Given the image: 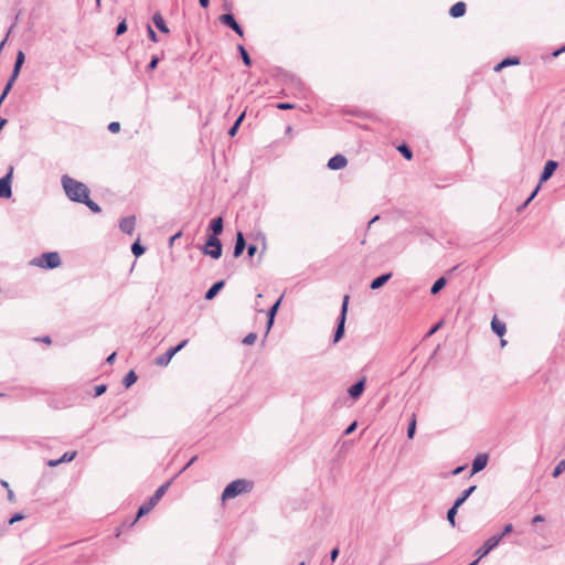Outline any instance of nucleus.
<instances>
[{"label": "nucleus", "mask_w": 565, "mask_h": 565, "mask_svg": "<svg viewBox=\"0 0 565 565\" xmlns=\"http://www.w3.org/2000/svg\"><path fill=\"white\" fill-rule=\"evenodd\" d=\"M256 252H257V246L256 245L249 244L247 246V255H248V257H253Z\"/></svg>", "instance_id": "50"}, {"label": "nucleus", "mask_w": 565, "mask_h": 565, "mask_svg": "<svg viewBox=\"0 0 565 565\" xmlns=\"http://www.w3.org/2000/svg\"><path fill=\"white\" fill-rule=\"evenodd\" d=\"M147 32H148V38L152 41V42H158V36L156 34V32L153 31V29L151 28L150 24L147 25Z\"/></svg>", "instance_id": "44"}, {"label": "nucleus", "mask_w": 565, "mask_h": 565, "mask_svg": "<svg viewBox=\"0 0 565 565\" xmlns=\"http://www.w3.org/2000/svg\"><path fill=\"white\" fill-rule=\"evenodd\" d=\"M447 284V280L445 277L438 278L430 288V294L436 295L438 294Z\"/></svg>", "instance_id": "26"}, {"label": "nucleus", "mask_w": 565, "mask_h": 565, "mask_svg": "<svg viewBox=\"0 0 565 565\" xmlns=\"http://www.w3.org/2000/svg\"><path fill=\"white\" fill-rule=\"evenodd\" d=\"M543 521H544V518L542 515H535L533 518V523L543 522Z\"/></svg>", "instance_id": "62"}, {"label": "nucleus", "mask_w": 565, "mask_h": 565, "mask_svg": "<svg viewBox=\"0 0 565 565\" xmlns=\"http://www.w3.org/2000/svg\"><path fill=\"white\" fill-rule=\"evenodd\" d=\"M356 428V422H353L344 431L345 435L351 434Z\"/></svg>", "instance_id": "55"}, {"label": "nucleus", "mask_w": 565, "mask_h": 565, "mask_svg": "<svg viewBox=\"0 0 565 565\" xmlns=\"http://www.w3.org/2000/svg\"><path fill=\"white\" fill-rule=\"evenodd\" d=\"M159 63V58L157 56H152L151 61L147 65V71H153Z\"/></svg>", "instance_id": "46"}, {"label": "nucleus", "mask_w": 565, "mask_h": 565, "mask_svg": "<svg viewBox=\"0 0 565 565\" xmlns=\"http://www.w3.org/2000/svg\"><path fill=\"white\" fill-rule=\"evenodd\" d=\"M186 343H188V340H183L177 347H172L170 349L174 351V354H177L180 350H182L186 345Z\"/></svg>", "instance_id": "51"}, {"label": "nucleus", "mask_w": 565, "mask_h": 565, "mask_svg": "<svg viewBox=\"0 0 565 565\" xmlns=\"http://www.w3.org/2000/svg\"><path fill=\"white\" fill-rule=\"evenodd\" d=\"M108 130L113 134H116L120 130V124L118 121H111L108 125Z\"/></svg>", "instance_id": "45"}, {"label": "nucleus", "mask_w": 565, "mask_h": 565, "mask_svg": "<svg viewBox=\"0 0 565 565\" xmlns=\"http://www.w3.org/2000/svg\"><path fill=\"white\" fill-rule=\"evenodd\" d=\"M565 470V459L559 461L553 471V477H558Z\"/></svg>", "instance_id": "39"}, {"label": "nucleus", "mask_w": 565, "mask_h": 565, "mask_svg": "<svg viewBox=\"0 0 565 565\" xmlns=\"http://www.w3.org/2000/svg\"><path fill=\"white\" fill-rule=\"evenodd\" d=\"M159 501H160L159 499H154V495H152V497L149 499L148 503H149L152 508H154V507L158 504V502H159Z\"/></svg>", "instance_id": "58"}, {"label": "nucleus", "mask_w": 565, "mask_h": 565, "mask_svg": "<svg viewBox=\"0 0 565 565\" xmlns=\"http://www.w3.org/2000/svg\"><path fill=\"white\" fill-rule=\"evenodd\" d=\"M199 3L202 8H207L209 7V3H210V0H199Z\"/></svg>", "instance_id": "61"}, {"label": "nucleus", "mask_w": 565, "mask_h": 565, "mask_svg": "<svg viewBox=\"0 0 565 565\" xmlns=\"http://www.w3.org/2000/svg\"><path fill=\"white\" fill-rule=\"evenodd\" d=\"M276 107H277L278 109H281V110H288V109H294V108H295V105L289 104V103H278V104L276 105Z\"/></svg>", "instance_id": "48"}, {"label": "nucleus", "mask_w": 565, "mask_h": 565, "mask_svg": "<svg viewBox=\"0 0 565 565\" xmlns=\"http://www.w3.org/2000/svg\"><path fill=\"white\" fill-rule=\"evenodd\" d=\"M466 13V3L462 2V1H459L457 3H455L450 10H449V14L452 17V18H460L462 17L463 14Z\"/></svg>", "instance_id": "21"}, {"label": "nucleus", "mask_w": 565, "mask_h": 565, "mask_svg": "<svg viewBox=\"0 0 565 565\" xmlns=\"http://www.w3.org/2000/svg\"><path fill=\"white\" fill-rule=\"evenodd\" d=\"M223 218L221 216L214 217L209 225V228L212 231V235L218 236L223 232Z\"/></svg>", "instance_id": "17"}, {"label": "nucleus", "mask_w": 565, "mask_h": 565, "mask_svg": "<svg viewBox=\"0 0 565 565\" xmlns=\"http://www.w3.org/2000/svg\"><path fill=\"white\" fill-rule=\"evenodd\" d=\"M174 351L169 349L166 353L159 355L157 359H156V364L159 365V366H166L169 364V362L171 361V359L174 356Z\"/></svg>", "instance_id": "23"}, {"label": "nucleus", "mask_w": 565, "mask_h": 565, "mask_svg": "<svg viewBox=\"0 0 565 565\" xmlns=\"http://www.w3.org/2000/svg\"><path fill=\"white\" fill-rule=\"evenodd\" d=\"M366 383V377L362 376L355 383L351 384L349 388H364Z\"/></svg>", "instance_id": "40"}, {"label": "nucleus", "mask_w": 565, "mask_h": 565, "mask_svg": "<svg viewBox=\"0 0 565 565\" xmlns=\"http://www.w3.org/2000/svg\"><path fill=\"white\" fill-rule=\"evenodd\" d=\"M338 555H339V548L335 547L331 551V555H330L331 561L334 562L337 559Z\"/></svg>", "instance_id": "56"}, {"label": "nucleus", "mask_w": 565, "mask_h": 565, "mask_svg": "<svg viewBox=\"0 0 565 565\" xmlns=\"http://www.w3.org/2000/svg\"><path fill=\"white\" fill-rule=\"evenodd\" d=\"M477 489L476 486H471L467 490L463 491L462 495L458 498L456 502V507H461L463 502L468 499V497Z\"/></svg>", "instance_id": "30"}, {"label": "nucleus", "mask_w": 565, "mask_h": 565, "mask_svg": "<svg viewBox=\"0 0 565 565\" xmlns=\"http://www.w3.org/2000/svg\"><path fill=\"white\" fill-rule=\"evenodd\" d=\"M61 183L65 195L73 202L81 203L89 194V189L85 183L71 178L68 174L62 175Z\"/></svg>", "instance_id": "1"}, {"label": "nucleus", "mask_w": 565, "mask_h": 565, "mask_svg": "<svg viewBox=\"0 0 565 565\" xmlns=\"http://www.w3.org/2000/svg\"><path fill=\"white\" fill-rule=\"evenodd\" d=\"M244 117H245V111H243L238 117L237 119L235 120V122L233 124V126L230 128L228 130V135L230 137H234L236 134H237V130L242 124V121L244 120Z\"/></svg>", "instance_id": "29"}, {"label": "nucleus", "mask_w": 565, "mask_h": 565, "mask_svg": "<svg viewBox=\"0 0 565 565\" xmlns=\"http://www.w3.org/2000/svg\"><path fill=\"white\" fill-rule=\"evenodd\" d=\"M203 253L213 259H218L222 256V243L220 238L210 235L204 245Z\"/></svg>", "instance_id": "6"}, {"label": "nucleus", "mask_w": 565, "mask_h": 565, "mask_svg": "<svg viewBox=\"0 0 565 565\" xmlns=\"http://www.w3.org/2000/svg\"><path fill=\"white\" fill-rule=\"evenodd\" d=\"M256 339H257V334H256V333L250 332V333H248V334L243 339V343H244V344H248V345H250V344H254V343H255Z\"/></svg>", "instance_id": "41"}, {"label": "nucleus", "mask_w": 565, "mask_h": 565, "mask_svg": "<svg viewBox=\"0 0 565 565\" xmlns=\"http://www.w3.org/2000/svg\"><path fill=\"white\" fill-rule=\"evenodd\" d=\"M153 508L148 503L146 502L145 504H142L139 510H138V513H137V518L136 520L134 521L132 524H135L137 522L138 519H140L141 516L148 514Z\"/></svg>", "instance_id": "33"}, {"label": "nucleus", "mask_w": 565, "mask_h": 565, "mask_svg": "<svg viewBox=\"0 0 565 565\" xmlns=\"http://www.w3.org/2000/svg\"><path fill=\"white\" fill-rule=\"evenodd\" d=\"M237 50H238V52L241 54V57L243 60L244 65L250 66L252 65V58H250L248 52L246 51V49L244 47V45L238 44L237 45Z\"/></svg>", "instance_id": "27"}, {"label": "nucleus", "mask_w": 565, "mask_h": 565, "mask_svg": "<svg viewBox=\"0 0 565 565\" xmlns=\"http://www.w3.org/2000/svg\"><path fill=\"white\" fill-rule=\"evenodd\" d=\"M362 392L363 391H349L350 396L353 402L356 401L361 396Z\"/></svg>", "instance_id": "52"}, {"label": "nucleus", "mask_w": 565, "mask_h": 565, "mask_svg": "<svg viewBox=\"0 0 565 565\" xmlns=\"http://www.w3.org/2000/svg\"><path fill=\"white\" fill-rule=\"evenodd\" d=\"M441 326V322H438L437 324H435L428 332V335H431L433 333H435Z\"/></svg>", "instance_id": "59"}, {"label": "nucleus", "mask_w": 565, "mask_h": 565, "mask_svg": "<svg viewBox=\"0 0 565 565\" xmlns=\"http://www.w3.org/2000/svg\"><path fill=\"white\" fill-rule=\"evenodd\" d=\"M488 463V455L479 454L472 462V475L481 471Z\"/></svg>", "instance_id": "15"}, {"label": "nucleus", "mask_w": 565, "mask_h": 565, "mask_svg": "<svg viewBox=\"0 0 565 565\" xmlns=\"http://www.w3.org/2000/svg\"><path fill=\"white\" fill-rule=\"evenodd\" d=\"M153 508L148 503L146 502L145 504H142L139 510H138V513H137V518L136 520L134 521L132 524H135L137 522L138 519H140L141 516L148 514Z\"/></svg>", "instance_id": "32"}, {"label": "nucleus", "mask_w": 565, "mask_h": 565, "mask_svg": "<svg viewBox=\"0 0 565 565\" xmlns=\"http://www.w3.org/2000/svg\"><path fill=\"white\" fill-rule=\"evenodd\" d=\"M245 247H246L245 237H244L243 233L241 231H238L236 234V241H235V245H234L233 256L235 258L239 257L243 254Z\"/></svg>", "instance_id": "13"}, {"label": "nucleus", "mask_w": 565, "mask_h": 565, "mask_svg": "<svg viewBox=\"0 0 565 565\" xmlns=\"http://www.w3.org/2000/svg\"><path fill=\"white\" fill-rule=\"evenodd\" d=\"M520 64V58L516 57V56H510V57H507V58H503L500 63H498L495 66H494V72H500L502 68L507 67V66H511V65H519Z\"/></svg>", "instance_id": "19"}, {"label": "nucleus", "mask_w": 565, "mask_h": 565, "mask_svg": "<svg viewBox=\"0 0 565 565\" xmlns=\"http://www.w3.org/2000/svg\"><path fill=\"white\" fill-rule=\"evenodd\" d=\"M152 21L160 32L169 33V28L160 13H154L152 17Z\"/></svg>", "instance_id": "22"}, {"label": "nucleus", "mask_w": 565, "mask_h": 565, "mask_svg": "<svg viewBox=\"0 0 565 565\" xmlns=\"http://www.w3.org/2000/svg\"><path fill=\"white\" fill-rule=\"evenodd\" d=\"M81 203L85 204L93 213L102 212L100 206L89 199V194L87 195V199H84Z\"/></svg>", "instance_id": "28"}, {"label": "nucleus", "mask_w": 565, "mask_h": 565, "mask_svg": "<svg viewBox=\"0 0 565 565\" xmlns=\"http://www.w3.org/2000/svg\"><path fill=\"white\" fill-rule=\"evenodd\" d=\"M13 168L11 167L9 172L0 179V199H9L12 195L11 178Z\"/></svg>", "instance_id": "7"}, {"label": "nucleus", "mask_w": 565, "mask_h": 565, "mask_svg": "<svg viewBox=\"0 0 565 565\" xmlns=\"http://www.w3.org/2000/svg\"><path fill=\"white\" fill-rule=\"evenodd\" d=\"M347 164H348V160L344 156L335 154L329 159L327 167L330 170H340V169L345 168Z\"/></svg>", "instance_id": "11"}, {"label": "nucleus", "mask_w": 565, "mask_h": 565, "mask_svg": "<svg viewBox=\"0 0 565 565\" xmlns=\"http://www.w3.org/2000/svg\"><path fill=\"white\" fill-rule=\"evenodd\" d=\"M540 190V184L535 188V190L531 193V195L527 198V200L525 202H523L522 206L519 207V211H521L522 209H524L533 199L534 196L537 194Z\"/></svg>", "instance_id": "43"}, {"label": "nucleus", "mask_w": 565, "mask_h": 565, "mask_svg": "<svg viewBox=\"0 0 565 565\" xmlns=\"http://www.w3.org/2000/svg\"><path fill=\"white\" fill-rule=\"evenodd\" d=\"M137 381V374L135 373V371H129L126 376L122 379V385L128 388L130 387L131 385H134Z\"/></svg>", "instance_id": "25"}, {"label": "nucleus", "mask_w": 565, "mask_h": 565, "mask_svg": "<svg viewBox=\"0 0 565 565\" xmlns=\"http://www.w3.org/2000/svg\"><path fill=\"white\" fill-rule=\"evenodd\" d=\"M153 508L148 503L146 502L145 504H142L139 510H138V513H137V518L136 520L134 521L132 524H135L137 522L138 519H140L141 516L148 514Z\"/></svg>", "instance_id": "34"}, {"label": "nucleus", "mask_w": 565, "mask_h": 565, "mask_svg": "<svg viewBox=\"0 0 565 565\" xmlns=\"http://www.w3.org/2000/svg\"><path fill=\"white\" fill-rule=\"evenodd\" d=\"M512 529H513V527H512V524H507V525L503 527V532H502V534H501V535H502V537H503L504 535H507V534L511 533V532H512Z\"/></svg>", "instance_id": "54"}, {"label": "nucleus", "mask_w": 565, "mask_h": 565, "mask_svg": "<svg viewBox=\"0 0 565 565\" xmlns=\"http://www.w3.org/2000/svg\"><path fill=\"white\" fill-rule=\"evenodd\" d=\"M563 52H565V45L563 47H561L559 50L555 51L553 55L557 56V55H559Z\"/></svg>", "instance_id": "64"}, {"label": "nucleus", "mask_w": 565, "mask_h": 565, "mask_svg": "<svg viewBox=\"0 0 565 565\" xmlns=\"http://www.w3.org/2000/svg\"><path fill=\"white\" fill-rule=\"evenodd\" d=\"M19 74H20V71L12 70V73H11L9 79H8V83L13 85L14 82L17 81Z\"/></svg>", "instance_id": "49"}, {"label": "nucleus", "mask_w": 565, "mask_h": 565, "mask_svg": "<svg viewBox=\"0 0 565 565\" xmlns=\"http://www.w3.org/2000/svg\"><path fill=\"white\" fill-rule=\"evenodd\" d=\"M220 21L226 26L231 28L238 36L244 35L243 28L237 23L232 13H224L220 17Z\"/></svg>", "instance_id": "9"}, {"label": "nucleus", "mask_w": 565, "mask_h": 565, "mask_svg": "<svg viewBox=\"0 0 565 565\" xmlns=\"http://www.w3.org/2000/svg\"><path fill=\"white\" fill-rule=\"evenodd\" d=\"M501 540L502 535H493L489 537L484 542L483 546L476 552V555L479 556V558L484 557L491 550H493L500 543Z\"/></svg>", "instance_id": "8"}, {"label": "nucleus", "mask_w": 565, "mask_h": 565, "mask_svg": "<svg viewBox=\"0 0 565 565\" xmlns=\"http://www.w3.org/2000/svg\"><path fill=\"white\" fill-rule=\"evenodd\" d=\"M459 507H456V503L452 505V508L447 513V519L451 526L456 525L455 516L457 514V510Z\"/></svg>", "instance_id": "36"}, {"label": "nucleus", "mask_w": 565, "mask_h": 565, "mask_svg": "<svg viewBox=\"0 0 565 565\" xmlns=\"http://www.w3.org/2000/svg\"><path fill=\"white\" fill-rule=\"evenodd\" d=\"M115 358H116V352H113V353H111V354L106 359L107 363H113V362H114V360H115Z\"/></svg>", "instance_id": "60"}, {"label": "nucleus", "mask_w": 565, "mask_h": 565, "mask_svg": "<svg viewBox=\"0 0 565 565\" xmlns=\"http://www.w3.org/2000/svg\"><path fill=\"white\" fill-rule=\"evenodd\" d=\"M391 277H392V273H386V274H383V275L376 277L375 279L372 280L370 288L372 290H376V289L381 288L391 279Z\"/></svg>", "instance_id": "18"}, {"label": "nucleus", "mask_w": 565, "mask_h": 565, "mask_svg": "<svg viewBox=\"0 0 565 565\" xmlns=\"http://www.w3.org/2000/svg\"><path fill=\"white\" fill-rule=\"evenodd\" d=\"M262 297H263V295H262V294H258V295H257L256 302H255V308H256V310H257L258 312H263V311H264V309L259 308V306H260V300H258V299H260Z\"/></svg>", "instance_id": "53"}, {"label": "nucleus", "mask_w": 565, "mask_h": 565, "mask_svg": "<svg viewBox=\"0 0 565 565\" xmlns=\"http://www.w3.org/2000/svg\"><path fill=\"white\" fill-rule=\"evenodd\" d=\"M22 519H23V515H21V514H15L13 518H11V519H10L9 523H10V524H13L14 522L20 521V520H22Z\"/></svg>", "instance_id": "57"}, {"label": "nucleus", "mask_w": 565, "mask_h": 565, "mask_svg": "<svg viewBox=\"0 0 565 565\" xmlns=\"http://www.w3.org/2000/svg\"><path fill=\"white\" fill-rule=\"evenodd\" d=\"M254 489V482L248 479H237L226 486L222 493V501L236 498L237 495L249 493Z\"/></svg>", "instance_id": "2"}, {"label": "nucleus", "mask_w": 565, "mask_h": 565, "mask_svg": "<svg viewBox=\"0 0 565 565\" xmlns=\"http://www.w3.org/2000/svg\"><path fill=\"white\" fill-rule=\"evenodd\" d=\"M31 265L44 269H54L61 265V257L57 252L43 253L39 257H34Z\"/></svg>", "instance_id": "3"}, {"label": "nucleus", "mask_w": 565, "mask_h": 565, "mask_svg": "<svg viewBox=\"0 0 565 565\" xmlns=\"http://www.w3.org/2000/svg\"><path fill=\"white\" fill-rule=\"evenodd\" d=\"M181 235H182V233H181V232L175 233L173 236H171V238H170V243L172 244V243H173L177 238H179Z\"/></svg>", "instance_id": "63"}, {"label": "nucleus", "mask_w": 565, "mask_h": 565, "mask_svg": "<svg viewBox=\"0 0 565 565\" xmlns=\"http://www.w3.org/2000/svg\"><path fill=\"white\" fill-rule=\"evenodd\" d=\"M169 486H170V483L167 482V483L162 484L159 489H157V491L153 493L154 499L161 500V498L163 497V494L168 490Z\"/></svg>", "instance_id": "38"}, {"label": "nucleus", "mask_w": 565, "mask_h": 565, "mask_svg": "<svg viewBox=\"0 0 565 565\" xmlns=\"http://www.w3.org/2000/svg\"><path fill=\"white\" fill-rule=\"evenodd\" d=\"M127 31V23L125 20L120 21L116 28V35H121Z\"/></svg>", "instance_id": "42"}, {"label": "nucleus", "mask_w": 565, "mask_h": 565, "mask_svg": "<svg viewBox=\"0 0 565 565\" xmlns=\"http://www.w3.org/2000/svg\"><path fill=\"white\" fill-rule=\"evenodd\" d=\"M348 305H349V296L345 295L343 297L341 312L338 318V324H337V329H335L334 335H333V343L339 342L344 335V324H345V319H347Z\"/></svg>", "instance_id": "5"}, {"label": "nucleus", "mask_w": 565, "mask_h": 565, "mask_svg": "<svg viewBox=\"0 0 565 565\" xmlns=\"http://www.w3.org/2000/svg\"><path fill=\"white\" fill-rule=\"evenodd\" d=\"M75 456H76V451L65 452L62 458H60L58 460H50L47 462V465L50 467H55V466H57L61 462H66V461L73 460L75 458Z\"/></svg>", "instance_id": "24"}, {"label": "nucleus", "mask_w": 565, "mask_h": 565, "mask_svg": "<svg viewBox=\"0 0 565 565\" xmlns=\"http://www.w3.org/2000/svg\"><path fill=\"white\" fill-rule=\"evenodd\" d=\"M145 250L146 248L139 242H135L131 245V252L136 257L141 256L145 253Z\"/></svg>", "instance_id": "35"}, {"label": "nucleus", "mask_w": 565, "mask_h": 565, "mask_svg": "<svg viewBox=\"0 0 565 565\" xmlns=\"http://www.w3.org/2000/svg\"><path fill=\"white\" fill-rule=\"evenodd\" d=\"M491 329L498 337H503L505 333V323L493 317L491 321Z\"/></svg>", "instance_id": "20"}, {"label": "nucleus", "mask_w": 565, "mask_h": 565, "mask_svg": "<svg viewBox=\"0 0 565 565\" xmlns=\"http://www.w3.org/2000/svg\"><path fill=\"white\" fill-rule=\"evenodd\" d=\"M24 61H25L24 53L22 51H18L14 63H17L18 65H23Z\"/></svg>", "instance_id": "47"}, {"label": "nucleus", "mask_w": 565, "mask_h": 565, "mask_svg": "<svg viewBox=\"0 0 565 565\" xmlns=\"http://www.w3.org/2000/svg\"><path fill=\"white\" fill-rule=\"evenodd\" d=\"M398 151L403 154V157L407 160L412 159L413 157V152L412 150L409 149L408 146L406 145H402L398 147Z\"/></svg>", "instance_id": "37"}, {"label": "nucleus", "mask_w": 565, "mask_h": 565, "mask_svg": "<svg viewBox=\"0 0 565 565\" xmlns=\"http://www.w3.org/2000/svg\"><path fill=\"white\" fill-rule=\"evenodd\" d=\"M416 423H417L416 414H413L411 417L409 424H408V429H407V437L409 439H412L415 435Z\"/></svg>", "instance_id": "31"}, {"label": "nucleus", "mask_w": 565, "mask_h": 565, "mask_svg": "<svg viewBox=\"0 0 565 565\" xmlns=\"http://www.w3.org/2000/svg\"><path fill=\"white\" fill-rule=\"evenodd\" d=\"M136 218L135 216H127L120 220L119 222V228L126 233L131 235L135 230Z\"/></svg>", "instance_id": "12"}, {"label": "nucleus", "mask_w": 565, "mask_h": 565, "mask_svg": "<svg viewBox=\"0 0 565 565\" xmlns=\"http://www.w3.org/2000/svg\"><path fill=\"white\" fill-rule=\"evenodd\" d=\"M282 296L277 299V301L269 308L267 311V332L270 330V328L274 324L275 317L277 315V311L279 309V306L281 303Z\"/></svg>", "instance_id": "14"}, {"label": "nucleus", "mask_w": 565, "mask_h": 565, "mask_svg": "<svg viewBox=\"0 0 565 565\" xmlns=\"http://www.w3.org/2000/svg\"><path fill=\"white\" fill-rule=\"evenodd\" d=\"M225 285V281L224 280H220V281H216L215 284H213L209 289L207 291L205 292V296L204 298L206 300H212L216 297V295L221 291V289L224 287Z\"/></svg>", "instance_id": "16"}, {"label": "nucleus", "mask_w": 565, "mask_h": 565, "mask_svg": "<svg viewBox=\"0 0 565 565\" xmlns=\"http://www.w3.org/2000/svg\"><path fill=\"white\" fill-rule=\"evenodd\" d=\"M557 167H558V162L557 161H554V160L546 161V163L544 166V169H543V171L541 173V177H540V185L542 183L546 182L553 175V173L555 172Z\"/></svg>", "instance_id": "10"}, {"label": "nucleus", "mask_w": 565, "mask_h": 565, "mask_svg": "<svg viewBox=\"0 0 565 565\" xmlns=\"http://www.w3.org/2000/svg\"><path fill=\"white\" fill-rule=\"evenodd\" d=\"M348 305H349V296L345 295L343 297L341 312L338 318V324H337V329H335L334 335H333V343L339 342L344 335V324H345V319H347Z\"/></svg>", "instance_id": "4"}]
</instances>
